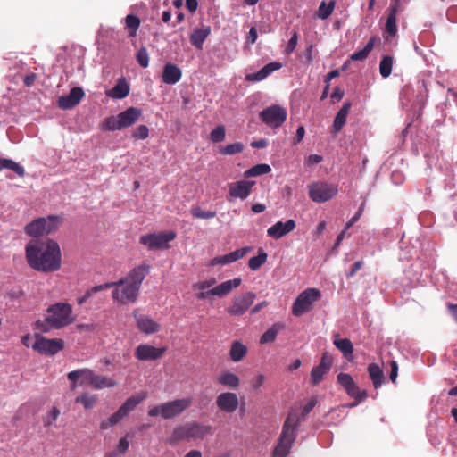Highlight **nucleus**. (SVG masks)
<instances>
[{
	"label": "nucleus",
	"mask_w": 457,
	"mask_h": 457,
	"mask_svg": "<svg viewBox=\"0 0 457 457\" xmlns=\"http://www.w3.org/2000/svg\"><path fill=\"white\" fill-rule=\"evenodd\" d=\"M25 254L29 266L37 271L53 272L61 268V249L53 239L30 241L26 245Z\"/></svg>",
	"instance_id": "nucleus-1"
},
{
	"label": "nucleus",
	"mask_w": 457,
	"mask_h": 457,
	"mask_svg": "<svg viewBox=\"0 0 457 457\" xmlns=\"http://www.w3.org/2000/svg\"><path fill=\"white\" fill-rule=\"evenodd\" d=\"M150 272V266L143 263L132 269L126 277L118 281L107 282L112 284L114 290L112 299L122 304L133 303L137 301L141 285Z\"/></svg>",
	"instance_id": "nucleus-2"
},
{
	"label": "nucleus",
	"mask_w": 457,
	"mask_h": 457,
	"mask_svg": "<svg viewBox=\"0 0 457 457\" xmlns=\"http://www.w3.org/2000/svg\"><path fill=\"white\" fill-rule=\"evenodd\" d=\"M47 317L37 320L36 328L41 332H48L50 328L60 329L74 321L71 305L66 303H57L47 308Z\"/></svg>",
	"instance_id": "nucleus-3"
},
{
	"label": "nucleus",
	"mask_w": 457,
	"mask_h": 457,
	"mask_svg": "<svg viewBox=\"0 0 457 457\" xmlns=\"http://www.w3.org/2000/svg\"><path fill=\"white\" fill-rule=\"evenodd\" d=\"M300 423L301 419L296 413L290 412L288 414L283 424L278 445L273 450V457H287L289 454L297 436Z\"/></svg>",
	"instance_id": "nucleus-4"
},
{
	"label": "nucleus",
	"mask_w": 457,
	"mask_h": 457,
	"mask_svg": "<svg viewBox=\"0 0 457 457\" xmlns=\"http://www.w3.org/2000/svg\"><path fill=\"white\" fill-rule=\"evenodd\" d=\"M212 433V427L196 421L187 422L175 427L167 438L169 445H176L180 441H190L192 439H203L206 435Z\"/></svg>",
	"instance_id": "nucleus-5"
},
{
	"label": "nucleus",
	"mask_w": 457,
	"mask_h": 457,
	"mask_svg": "<svg viewBox=\"0 0 457 457\" xmlns=\"http://www.w3.org/2000/svg\"><path fill=\"white\" fill-rule=\"evenodd\" d=\"M142 115V111L136 107H129L116 116L105 118L101 128L103 130L115 131L134 125Z\"/></svg>",
	"instance_id": "nucleus-6"
},
{
	"label": "nucleus",
	"mask_w": 457,
	"mask_h": 457,
	"mask_svg": "<svg viewBox=\"0 0 457 457\" xmlns=\"http://www.w3.org/2000/svg\"><path fill=\"white\" fill-rule=\"evenodd\" d=\"M146 397L145 393H141L137 395H132L129 397L118 409L117 411L112 413L110 418L106 420H103L100 423V428L102 430H106L111 427L118 424L122 419L126 418L129 412H131L135 408L145 400Z\"/></svg>",
	"instance_id": "nucleus-7"
},
{
	"label": "nucleus",
	"mask_w": 457,
	"mask_h": 457,
	"mask_svg": "<svg viewBox=\"0 0 457 457\" xmlns=\"http://www.w3.org/2000/svg\"><path fill=\"white\" fill-rule=\"evenodd\" d=\"M176 232L162 231L159 233H149L139 237V243L145 245L149 251L169 249V242L175 239Z\"/></svg>",
	"instance_id": "nucleus-8"
},
{
	"label": "nucleus",
	"mask_w": 457,
	"mask_h": 457,
	"mask_svg": "<svg viewBox=\"0 0 457 457\" xmlns=\"http://www.w3.org/2000/svg\"><path fill=\"white\" fill-rule=\"evenodd\" d=\"M58 217L50 215L47 218H38L25 227V232L30 237H40L51 234L58 228Z\"/></svg>",
	"instance_id": "nucleus-9"
},
{
	"label": "nucleus",
	"mask_w": 457,
	"mask_h": 457,
	"mask_svg": "<svg viewBox=\"0 0 457 457\" xmlns=\"http://www.w3.org/2000/svg\"><path fill=\"white\" fill-rule=\"evenodd\" d=\"M338 193L337 186L325 181L312 182L309 186V197L315 203H325Z\"/></svg>",
	"instance_id": "nucleus-10"
},
{
	"label": "nucleus",
	"mask_w": 457,
	"mask_h": 457,
	"mask_svg": "<svg viewBox=\"0 0 457 457\" xmlns=\"http://www.w3.org/2000/svg\"><path fill=\"white\" fill-rule=\"evenodd\" d=\"M321 295L317 288H307L303 291L295 299L292 307V313L299 317L309 312L313 303L320 300Z\"/></svg>",
	"instance_id": "nucleus-11"
},
{
	"label": "nucleus",
	"mask_w": 457,
	"mask_h": 457,
	"mask_svg": "<svg viewBox=\"0 0 457 457\" xmlns=\"http://www.w3.org/2000/svg\"><path fill=\"white\" fill-rule=\"evenodd\" d=\"M337 378L346 394L354 399V402L350 404L351 407L357 406L367 398V391L361 390L350 374L341 372L337 375Z\"/></svg>",
	"instance_id": "nucleus-12"
},
{
	"label": "nucleus",
	"mask_w": 457,
	"mask_h": 457,
	"mask_svg": "<svg viewBox=\"0 0 457 457\" xmlns=\"http://www.w3.org/2000/svg\"><path fill=\"white\" fill-rule=\"evenodd\" d=\"M287 111L285 108L274 104L263 109L259 117L261 120L270 128H279L287 120Z\"/></svg>",
	"instance_id": "nucleus-13"
},
{
	"label": "nucleus",
	"mask_w": 457,
	"mask_h": 457,
	"mask_svg": "<svg viewBox=\"0 0 457 457\" xmlns=\"http://www.w3.org/2000/svg\"><path fill=\"white\" fill-rule=\"evenodd\" d=\"M256 295L253 292H246L234 296L229 306L225 311L231 316L244 315L249 307L253 303Z\"/></svg>",
	"instance_id": "nucleus-14"
},
{
	"label": "nucleus",
	"mask_w": 457,
	"mask_h": 457,
	"mask_svg": "<svg viewBox=\"0 0 457 457\" xmlns=\"http://www.w3.org/2000/svg\"><path fill=\"white\" fill-rule=\"evenodd\" d=\"M32 348L42 353L54 355L63 348V341L62 339H47L37 335L36 341Z\"/></svg>",
	"instance_id": "nucleus-15"
},
{
	"label": "nucleus",
	"mask_w": 457,
	"mask_h": 457,
	"mask_svg": "<svg viewBox=\"0 0 457 457\" xmlns=\"http://www.w3.org/2000/svg\"><path fill=\"white\" fill-rule=\"evenodd\" d=\"M192 404L191 398H181L162 403L163 419H172L180 415Z\"/></svg>",
	"instance_id": "nucleus-16"
},
{
	"label": "nucleus",
	"mask_w": 457,
	"mask_h": 457,
	"mask_svg": "<svg viewBox=\"0 0 457 457\" xmlns=\"http://www.w3.org/2000/svg\"><path fill=\"white\" fill-rule=\"evenodd\" d=\"M166 347H154L147 344L139 345L135 351V357L139 361H155L162 357Z\"/></svg>",
	"instance_id": "nucleus-17"
},
{
	"label": "nucleus",
	"mask_w": 457,
	"mask_h": 457,
	"mask_svg": "<svg viewBox=\"0 0 457 457\" xmlns=\"http://www.w3.org/2000/svg\"><path fill=\"white\" fill-rule=\"evenodd\" d=\"M133 318L136 320L137 329L146 335L154 334L160 329V325L147 315L139 313L138 309L132 312Z\"/></svg>",
	"instance_id": "nucleus-18"
},
{
	"label": "nucleus",
	"mask_w": 457,
	"mask_h": 457,
	"mask_svg": "<svg viewBox=\"0 0 457 457\" xmlns=\"http://www.w3.org/2000/svg\"><path fill=\"white\" fill-rule=\"evenodd\" d=\"M84 96L82 87H71L68 95L59 96L58 106L62 110L72 109L79 104Z\"/></svg>",
	"instance_id": "nucleus-19"
},
{
	"label": "nucleus",
	"mask_w": 457,
	"mask_h": 457,
	"mask_svg": "<svg viewBox=\"0 0 457 457\" xmlns=\"http://www.w3.org/2000/svg\"><path fill=\"white\" fill-rule=\"evenodd\" d=\"M216 405L220 411L232 413L238 407L237 395L231 392L221 393L216 398Z\"/></svg>",
	"instance_id": "nucleus-20"
},
{
	"label": "nucleus",
	"mask_w": 457,
	"mask_h": 457,
	"mask_svg": "<svg viewBox=\"0 0 457 457\" xmlns=\"http://www.w3.org/2000/svg\"><path fill=\"white\" fill-rule=\"evenodd\" d=\"M253 181L240 180L228 185L229 195L234 198L246 199L251 194Z\"/></svg>",
	"instance_id": "nucleus-21"
},
{
	"label": "nucleus",
	"mask_w": 457,
	"mask_h": 457,
	"mask_svg": "<svg viewBox=\"0 0 457 457\" xmlns=\"http://www.w3.org/2000/svg\"><path fill=\"white\" fill-rule=\"evenodd\" d=\"M294 220H288L286 222L278 221L267 230V235L274 239H279L295 228Z\"/></svg>",
	"instance_id": "nucleus-22"
},
{
	"label": "nucleus",
	"mask_w": 457,
	"mask_h": 457,
	"mask_svg": "<svg viewBox=\"0 0 457 457\" xmlns=\"http://www.w3.org/2000/svg\"><path fill=\"white\" fill-rule=\"evenodd\" d=\"M387 11L388 15L385 24V32L387 34L386 40L395 37L397 34L396 15L398 12V3L391 4Z\"/></svg>",
	"instance_id": "nucleus-23"
},
{
	"label": "nucleus",
	"mask_w": 457,
	"mask_h": 457,
	"mask_svg": "<svg viewBox=\"0 0 457 457\" xmlns=\"http://www.w3.org/2000/svg\"><path fill=\"white\" fill-rule=\"evenodd\" d=\"M241 278H236L230 280L224 281L215 287L210 289V293L212 295H217L220 297L225 296L228 295L234 288L238 287L241 285Z\"/></svg>",
	"instance_id": "nucleus-24"
},
{
	"label": "nucleus",
	"mask_w": 457,
	"mask_h": 457,
	"mask_svg": "<svg viewBox=\"0 0 457 457\" xmlns=\"http://www.w3.org/2000/svg\"><path fill=\"white\" fill-rule=\"evenodd\" d=\"M282 64L278 62H272L266 64L259 71L246 75V80L248 81H261L267 78L273 71L279 70Z\"/></svg>",
	"instance_id": "nucleus-25"
},
{
	"label": "nucleus",
	"mask_w": 457,
	"mask_h": 457,
	"mask_svg": "<svg viewBox=\"0 0 457 457\" xmlns=\"http://www.w3.org/2000/svg\"><path fill=\"white\" fill-rule=\"evenodd\" d=\"M219 385L237 389L240 385L239 378L229 370L222 371L216 378Z\"/></svg>",
	"instance_id": "nucleus-26"
},
{
	"label": "nucleus",
	"mask_w": 457,
	"mask_h": 457,
	"mask_svg": "<svg viewBox=\"0 0 457 457\" xmlns=\"http://www.w3.org/2000/svg\"><path fill=\"white\" fill-rule=\"evenodd\" d=\"M181 78L180 69L172 63H166L163 69L162 80L166 84H175Z\"/></svg>",
	"instance_id": "nucleus-27"
},
{
	"label": "nucleus",
	"mask_w": 457,
	"mask_h": 457,
	"mask_svg": "<svg viewBox=\"0 0 457 457\" xmlns=\"http://www.w3.org/2000/svg\"><path fill=\"white\" fill-rule=\"evenodd\" d=\"M25 64L21 61H18L15 62V67L21 70V72H18L14 75L13 83H19L18 78H21L24 83V86H31L37 80V74L34 72H26Z\"/></svg>",
	"instance_id": "nucleus-28"
},
{
	"label": "nucleus",
	"mask_w": 457,
	"mask_h": 457,
	"mask_svg": "<svg viewBox=\"0 0 457 457\" xmlns=\"http://www.w3.org/2000/svg\"><path fill=\"white\" fill-rule=\"evenodd\" d=\"M352 104L350 102H346L343 104L341 109L336 114L333 121V130L335 133H338L346 123L347 116Z\"/></svg>",
	"instance_id": "nucleus-29"
},
{
	"label": "nucleus",
	"mask_w": 457,
	"mask_h": 457,
	"mask_svg": "<svg viewBox=\"0 0 457 457\" xmlns=\"http://www.w3.org/2000/svg\"><path fill=\"white\" fill-rule=\"evenodd\" d=\"M368 373L372 380L374 387L376 389L380 387L384 383V374L381 368L376 363H370L368 366Z\"/></svg>",
	"instance_id": "nucleus-30"
},
{
	"label": "nucleus",
	"mask_w": 457,
	"mask_h": 457,
	"mask_svg": "<svg viewBox=\"0 0 457 457\" xmlns=\"http://www.w3.org/2000/svg\"><path fill=\"white\" fill-rule=\"evenodd\" d=\"M247 353V347L240 341H234L229 350V356L235 362L242 361Z\"/></svg>",
	"instance_id": "nucleus-31"
},
{
	"label": "nucleus",
	"mask_w": 457,
	"mask_h": 457,
	"mask_svg": "<svg viewBox=\"0 0 457 457\" xmlns=\"http://www.w3.org/2000/svg\"><path fill=\"white\" fill-rule=\"evenodd\" d=\"M112 287V284H106V283L95 286V287L89 288L88 290H87L86 293L82 296L79 297L77 299V303L79 305H83L97 293L104 291V290H107Z\"/></svg>",
	"instance_id": "nucleus-32"
},
{
	"label": "nucleus",
	"mask_w": 457,
	"mask_h": 457,
	"mask_svg": "<svg viewBox=\"0 0 457 457\" xmlns=\"http://www.w3.org/2000/svg\"><path fill=\"white\" fill-rule=\"evenodd\" d=\"M210 28H203L195 29L191 34L190 41L196 48L201 49L206 37L210 34Z\"/></svg>",
	"instance_id": "nucleus-33"
},
{
	"label": "nucleus",
	"mask_w": 457,
	"mask_h": 457,
	"mask_svg": "<svg viewBox=\"0 0 457 457\" xmlns=\"http://www.w3.org/2000/svg\"><path fill=\"white\" fill-rule=\"evenodd\" d=\"M117 385L112 378L102 375H94L91 386L94 389L99 390L105 387H113Z\"/></svg>",
	"instance_id": "nucleus-34"
},
{
	"label": "nucleus",
	"mask_w": 457,
	"mask_h": 457,
	"mask_svg": "<svg viewBox=\"0 0 457 457\" xmlns=\"http://www.w3.org/2000/svg\"><path fill=\"white\" fill-rule=\"evenodd\" d=\"M284 328L281 323L273 324L268 330H266L260 338L261 344H270L276 340L278 332Z\"/></svg>",
	"instance_id": "nucleus-35"
},
{
	"label": "nucleus",
	"mask_w": 457,
	"mask_h": 457,
	"mask_svg": "<svg viewBox=\"0 0 457 457\" xmlns=\"http://www.w3.org/2000/svg\"><path fill=\"white\" fill-rule=\"evenodd\" d=\"M7 169L15 172L19 177L25 175V169L20 163L7 158H0V170Z\"/></svg>",
	"instance_id": "nucleus-36"
},
{
	"label": "nucleus",
	"mask_w": 457,
	"mask_h": 457,
	"mask_svg": "<svg viewBox=\"0 0 457 457\" xmlns=\"http://www.w3.org/2000/svg\"><path fill=\"white\" fill-rule=\"evenodd\" d=\"M140 19L134 14H128L125 18V29L128 30L129 37H135L140 26Z\"/></svg>",
	"instance_id": "nucleus-37"
},
{
	"label": "nucleus",
	"mask_w": 457,
	"mask_h": 457,
	"mask_svg": "<svg viewBox=\"0 0 457 457\" xmlns=\"http://www.w3.org/2000/svg\"><path fill=\"white\" fill-rule=\"evenodd\" d=\"M268 254L262 249H259L257 256L252 257L248 261V267L251 270H258L266 262Z\"/></svg>",
	"instance_id": "nucleus-38"
},
{
	"label": "nucleus",
	"mask_w": 457,
	"mask_h": 457,
	"mask_svg": "<svg viewBox=\"0 0 457 457\" xmlns=\"http://www.w3.org/2000/svg\"><path fill=\"white\" fill-rule=\"evenodd\" d=\"M334 345L345 358L352 355L353 345L348 338H336L334 340Z\"/></svg>",
	"instance_id": "nucleus-39"
},
{
	"label": "nucleus",
	"mask_w": 457,
	"mask_h": 457,
	"mask_svg": "<svg viewBox=\"0 0 457 457\" xmlns=\"http://www.w3.org/2000/svg\"><path fill=\"white\" fill-rule=\"evenodd\" d=\"M375 45V37H370L368 41L367 45L361 50L354 52L351 55V60L353 61H363L365 60L369 54L371 52Z\"/></svg>",
	"instance_id": "nucleus-40"
},
{
	"label": "nucleus",
	"mask_w": 457,
	"mask_h": 457,
	"mask_svg": "<svg viewBox=\"0 0 457 457\" xmlns=\"http://www.w3.org/2000/svg\"><path fill=\"white\" fill-rule=\"evenodd\" d=\"M336 6V1L331 0L328 4L322 1L318 9V17L321 20L328 19L333 12Z\"/></svg>",
	"instance_id": "nucleus-41"
},
{
	"label": "nucleus",
	"mask_w": 457,
	"mask_h": 457,
	"mask_svg": "<svg viewBox=\"0 0 457 457\" xmlns=\"http://www.w3.org/2000/svg\"><path fill=\"white\" fill-rule=\"evenodd\" d=\"M75 402L80 403L86 410H89L96 405L97 402V396L96 395L83 393L76 398Z\"/></svg>",
	"instance_id": "nucleus-42"
},
{
	"label": "nucleus",
	"mask_w": 457,
	"mask_h": 457,
	"mask_svg": "<svg viewBox=\"0 0 457 457\" xmlns=\"http://www.w3.org/2000/svg\"><path fill=\"white\" fill-rule=\"evenodd\" d=\"M271 170L270 165L265 163L257 164L251 169L245 171V178L256 177L263 174H268Z\"/></svg>",
	"instance_id": "nucleus-43"
},
{
	"label": "nucleus",
	"mask_w": 457,
	"mask_h": 457,
	"mask_svg": "<svg viewBox=\"0 0 457 457\" xmlns=\"http://www.w3.org/2000/svg\"><path fill=\"white\" fill-rule=\"evenodd\" d=\"M191 215L195 219H204L209 220L216 217L217 213L214 211H204L201 209L199 206L193 205L190 208Z\"/></svg>",
	"instance_id": "nucleus-44"
},
{
	"label": "nucleus",
	"mask_w": 457,
	"mask_h": 457,
	"mask_svg": "<svg viewBox=\"0 0 457 457\" xmlns=\"http://www.w3.org/2000/svg\"><path fill=\"white\" fill-rule=\"evenodd\" d=\"M393 57L390 55L384 56L379 63V71L383 78H387L392 72Z\"/></svg>",
	"instance_id": "nucleus-45"
},
{
	"label": "nucleus",
	"mask_w": 457,
	"mask_h": 457,
	"mask_svg": "<svg viewBox=\"0 0 457 457\" xmlns=\"http://www.w3.org/2000/svg\"><path fill=\"white\" fill-rule=\"evenodd\" d=\"M244 150V145L240 142L227 145L226 146L220 147L219 152L223 155H233L241 153Z\"/></svg>",
	"instance_id": "nucleus-46"
},
{
	"label": "nucleus",
	"mask_w": 457,
	"mask_h": 457,
	"mask_svg": "<svg viewBox=\"0 0 457 457\" xmlns=\"http://www.w3.org/2000/svg\"><path fill=\"white\" fill-rule=\"evenodd\" d=\"M328 372V370L317 365L312 368L311 371V378H312V384L313 386L318 385L322 379L325 374Z\"/></svg>",
	"instance_id": "nucleus-47"
},
{
	"label": "nucleus",
	"mask_w": 457,
	"mask_h": 457,
	"mask_svg": "<svg viewBox=\"0 0 457 457\" xmlns=\"http://www.w3.org/2000/svg\"><path fill=\"white\" fill-rule=\"evenodd\" d=\"M226 131L223 125L217 126L210 134V140L213 143H220L225 139Z\"/></svg>",
	"instance_id": "nucleus-48"
},
{
	"label": "nucleus",
	"mask_w": 457,
	"mask_h": 457,
	"mask_svg": "<svg viewBox=\"0 0 457 457\" xmlns=\"http://www.w3.org/2000/svg\"><path fill=\"white\" fill-rule=\"evenodd\" d=\"M129 93V87H112V89L106 92V95L110 97L121 99L126 97Z\"/></svg>",
	"instance_id": "nucleus-49"
},
{
	"label": "nucleus",
	"mask_w": 457,
	"mask_h": 457,
	"mask_svg": "<svg viewBox=\"0 0 457 457\" xmlns=\"http://www.w3.org/2000/svg\"><path fill=\"white\" fill-rule=\"evenodd\" d=\"M137 61L139 65L143 68H146L149 65V54L147 49L142 46L137 53Z\"/></svg>",
	"instance_id": "nucleus-50"
},
{
	"label": "nucleus",
	"mask_w": 457,
	"mask_h": 457,
	"mask_svg": "<svg viewBox=\"0 0 457 457\" xmlns=\"http://www.w3.org/2000/svg\"><path fill=\"white\" fill-rule=\"evenodd\" d=\"M148 136L149 129L145 125L138 126L132 134V137L136 139H145Z\"/></svg>",
	"instance_id": "nucleus-51"
},
{
	"label": "nucleus",
	"mask_w": 457,
	"mask_h": 457,
	"mask_svg": "<svg viewBox=\"0 0 457 457\" xmlns=\"http://www.w3.org/2000/svg\"><path fill=\"white\" fill-rule=\"evenodd\" d=\"M252 250V247L245 246L242 247L240 249H237L234 252L229 253V256L232 260V262H237V260L243 258L247 253H249Z\"/></svg>",
	"instance_id": "nucleus-52"
},
{
	"label": "nucleus",
	"mask_w": 457,
	"mask_h": 457,
	"mask_svg": "<svg viewBox=\"0 0 457 457\" xmlns=\"http://www.w3.org/2000/svg\"><path fill=\"white\" fill-rule=\"evenodd\" d=\"M94 375L95 373L93 372V370L89 369H81V377L79 378H81L80 384L84 385L85 383H87L88 386H91Z\"/></svg>",
	"instance_id": "nucleus-53"
},
{
	"label": "nucleus",
	"mask_w": 457,
	"mask_h": 457,
	"mask_svg": "<svg viewBox=\"0 0 457 457\" xmlns=\"http://www.w3.org/2000/svg\"><path fill=\"white\" fill-rule=\"evenodd\" d=\"M318 400L316 396H312L310 398L307 402V403L303 407V411L301 413L302 418H304L306 415H308L312 410L315 407L317 404Z\"/></svg>",
	"instance_id": "nucleus-54"
},
{
	"label": "nucleus",
	"mask_w": 457,
	"mask_h": 457,
	"mask_svg": "<svg viewBox=\"0 0 457 457\" xmlns=\"http://www.w3.org/2000/svg\"><path fill=\"white\" fill-rule=\"evenodd\" d=\"M233 262L229 254H224V255H221V256H216L214 257L212 262H211V264L212 265H226V264H228V263H231Z\"/></svg>",
	"instance_id": "nucleus-55"
},
{
	"label": "nucleus",
	"mask_w": 457,
	"mask_h": 457,
	"mask_svg": "<svg viewBox=\"0 0 457 457\" xmlns=\"http://www.w3.org/2000/svg\"><path fill=\"white\" fill-rule=\"evenodd\" d=\"M297 41H298V34L296 31H294L291 38L289 39L288 43H287V46L286 47V54H289L291 53H293L296 47V45H297Z\"/></svg>",
	"instance_id": "nucleus-56"
},
{
	"label": "nucleus",
	"mask_w": 457,
	"mask_h": 457,
	"mask_svg": "<svg viewBox=\"0 0 457 457\" xmlns=\"http://www.w3.org/2000/svg\"><path fill=\"white\" fill-rule=\"evenodd\" d=\"M81 377V369L69 372L67 378L72 382L71 388L75 389L77 387V381Z\"/></svg>",
	"instance_id": "nucleus-57"
},
{
	"label": "nucleus",
	"mask_w": 457,
	"mask_h": 457,
	"mask_svg": "<svg viewBox=\"0 0 457 457\" xmlns=\"http://www.w3.org/2000/svg\"><path fill=\"white\" fill-rule=\"evenodd\" d=\"M365 208V203H362L357 211V212L350 219V220L345 225V229L350 228L355 222L359 220L361 218L362 212Z\"/></svg>",
	"instance_id": "nucleus-58"
},
{
	"label": "nucleus",
	"mask_w": 457,
	"mask_h": 457,
	"mask_svg": "<svg viewBox=\"0 0 457 457\" xmlns=\"http://www.w3.org/2000/svg\"><path fill=\"white\" fill-rule=\"evenodd\" d=\"M60 415V411L57 407H53L50 413H49V416L50 418H48L46 421H45V426L46 427H49L52 425V423L54 421H55L57 420V418L59 417Z\"/></svg>",
	"instance_id": "nucleus-59"
},
{
	"label": "nucleus",
	"mask_w": 457,
	"mask_h": 457,
	"mask_svg": "<svg viewBox=\"0 0 457 457\" xmlns=\"http://www.w3.org/2000/svg\"><path fill=\"white\" fill-rule=\"evenodd\" d=\"M215 283H216L215 278H211L209 280L198 282V283L195 284L193 287H194V288H197L199 290H205L206 288L212 287Z\"/></svg>",
	"instance_id": "nucleus-60"
},
{
	"label": "nucleus",
	"mask_w": 457,
	"mask_h": 457,
	"mask_svg": "<svg viewBox=\"0 0 457 457\" xmlns=\"http://www.w3.org/2000/svg\"><path fill=\"white\" fill-rule=\"evenodd\" d=\"M129 447V443L126 437H122L119 440V443L117 445V451L119 453L123 454L125 453Z\"/></svg>",
	"instance_id": "nucleus-61"
},
{
	"label": "nucleus",
	"mask_w": 457,
	"mask_h": 457,
	"mask_svg": "<svg viewBox=\"0 0 457 457\" xmlns=\"http://www.w3.org/2000/svg\"><path fill=\"white\" fill-rule=\"evenodd\" d=\"M390 368H391L390 374H389L390 380L393 383H395L397 376H398V364H397V362L395 361H394V360L391 361H390Z\"/></svg>",
	"instance_id": "nucleus-62"
},
{
	"label": "nucleus",
	"mask_w": 457,
	"mask_h": 457,
	"mask_svg": "<svg viewBox=\"0 0 457 457\" xmlns=\"http://www.w3.org/2000/svg\"><path fill=\"white\" fill-rule=\"evenodd\" d=\"M265 377L262 374H258L252 379V386L254 390H258L264 383Z\"/></svg>",
	"instance_id": "nucleus-63"
},
{
	"label": "nucleus",
	"mask_w": 457,
	"mask_h": 457,
	"mask_svg": "<svg viewBox=\"0 0 457 457\" xmlns=\"http://www.w3.org/2000/svg\"><path fill=\"white\" fill-rule=\"evenodd\" d=\"M446 16L452 22H457V6H451L446 12Z\"/></svg>",
	"instance_id": "nucleus-64"
}]
</instances>
